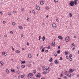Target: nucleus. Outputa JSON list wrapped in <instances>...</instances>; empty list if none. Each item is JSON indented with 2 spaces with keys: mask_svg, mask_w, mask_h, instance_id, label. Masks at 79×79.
Returning a JSON list of instances; mask_svg holds the SVG:
<instances>
[{
  "mask_svg": "<svg viewBox=\"0 0 79 79\" xmlns=\"http://www.w3.org/2000/svg\"><path fill=\"white\" fill-rule=\"evenodd\" d=\"M69 5L70 6H73V5H74V2L73 1H71Z\"/></svg>",
  "mask_w": 79,
  "mask_h": 79,
  "instance_id": "1",
  "label": "nucleus"
},
{
  "mask_svg": "<svg viewBox=\"0 0 79 79\" xmlns=\"http://www.w3.org/2000/svg\"><path fill=\"white\" fill-rule=\"evenodd\" d=\"M65 40L67 42H69V36H67L65 38Z\"/></svg>",
  "mask_w": 79,
  "mask_h": 79,
  "instance_id": "2",
  "label": "nucleus"
},
{
  "mask_svg": "<svg viewBox=\"0 0 79 79\" xmlns=\"http://www.w3.org/2000/svg\"><path fill=\"white\" fill-rule=\"evenodd\" d=\"M33 76V74L29 73L27 76V77H29V76L32 77Z\"/></svg>",
  "mask_w": 79,
  "mask_h": 79,
  "instance_id": "3",
  "label": "nucleus"
},
{
  "mask_svg": "<svg viewBox=\"0 0 79 79\" xmlns=\"http://www.w3.org/2000/svg\"><path fill=\"white\" fill-rule=\"evenodd\" d=\"M40 50H41V51H42V52H44L45 50L44 49V47L43 46H41V47Z\"/></svg>",
  "mask_w": 79,
  "mask_h": 79,
  "instance_id": "4",
  "label": "nucleus"
},
{
  "mask_svg": "<svg viewBox=\"0 0 79 79\" xmlns=\"http://www.w3.org/2000/svg\"><path fill=\"white\" fill-rule=\"evenodd\" d=\"M40 73H38V74L36 75V77L39 78L40 77Z\"/></svg>",
  "mask_w": 79,
  "mask_h": 79,
  "instance_id": "5",
  "label": "nucleus"
},
{
  "mask_svg": "<svg viewBox=\"0 0 79 79\" xmlns=\"http://www.w3.org/2000/svg\"><path fill=\"white\" fill-rule=\"evenodd\" d=\"M48 68H49V67H47L46 68V71H47V70H48V73H49V71H50V70L48 69Z\"/></svg>",
  "mask_w": 79,
  "mask_h": 79,
  "instance_id": "6",
  "label": "nucleus"
},
{
  "mask_svg": "<svg viewBox=\"0 0 79 79\" xmlns=\"http://www.w3.org/2000/svg\"><path fill=\"white\" fill-rule=\"evenodd\" d=\"M52 26L53 27H56V24L55 23H53L52 25Z\"/></svg>",
  "mask_w": 79,
  "mask_h": 79,
  "instance_id": "7",
  "label": "nucleus"
},
{
  "mask_svg": "<svg viewBox=\"0 0 79 79\" xmlns=\"http://www.w3.org/2000/svg\"><path fill=\"white\" fill-rule=\"evenodd\" d=\"M10 71L11 72H12V73H15V70H14L13 69H11Z\"/></svg>",
  "mask_w": 79,
  "mask_h": 79,
  "instance_id": "8",
  "label": "nucleus"
},
{
  "mask_svg": "<svg viewBox=\"0 0 79 79\" xmlns=\"http://www.w3.org/2000/svg\"><path fill=\"white\" fill-rule=\"evenodd\" d=\"M75 47H76V46L75 45H73L72 47V48L73 50H74L75 48Z\"/></svg>",
  "mask_w": 79,
  "mask_h": 79,
  "instance_id": "9",
  "label": "nucleus"
},
{
  "mask_svg": "<svg viewBox=\"0 0 79 79\" xmlns=\"http://www.w3.org/2000/svg\"><path fill=\"white\" fill-rule=\"evenodd\" d=\"M55 45V43L54 42H53L52 43V47H54Z\"/></svg>",
  "mask_w": 79,
  "mask_h": 79,
  "instance_id": "10",
  "label": "nucleus"
},
{
  "mask_svg": "<svg viewBox=\"0 0 79 79\" xmlns=\"http://www.w3.org/2000/svg\"><path fill=\"white\" fill-rule=\"evenodd\" d=\"M54 63L55 64H58V63H59V62L57 61V60H56L54 61Z\"/></svg>",
  "mask_w": 79,
  "mask_h": 79,
  "instance_id": "11",
  "label": "nucleus"
},
{
  "mask_svg": "<svg viewBox=\"0 0 79 79\" xmlns=\"http://www.w3.org/2000/svg\"><path fill=\"white\" fill-rule=\"evenodd\" d=\"M58 37L59 39H60L61 40H62V39H63V37H62V36H61L60 35L58 36Z\"/></svg>",
  "mask_w": 79,
  "mask_h": 79,
  "instance_id": "12",
  "label": "nucleus"
},
{
  "mask_svg": "<svg viewBox=\"0 0 79 79\" xmlns=\"http://www.w3.org/2000/svg\"><path fill=\"white\" fill-rule=\"evenodd\" d=\"M40 5H44V2L41 1L40 2Z\"/></svg>",
  "mask_w": 79,
  "mask_h": 79,
  "instance_id": "13",
  "label": "nucleus"
},
{
  "mask_svg": "<svg viewBox=\"0 0 79 79\" xmlns=\"http://www.w3.org/2000/svg\"><path fill=\"white\" fill-rule=\"evenodd\" d=\"M36 9H37V10H40V7L39 6H37L36 7Z\"/></svg>",
  "mask_w": 79,
  "mask_h": 79,
  "instance_id": "14",
  "label": "nucleus"
},
{
  "mask_svg": "<svg viewBox=\"0 0 79 79\" xmlns=\"http://www.w3.org/2000/svg\"><path fill=\"white\" fill-rule=\"evenodd\" d=\"M77 0H74V2L75 5H77Z\"/></svg>",
  "mask_w": 79,
  "mask_h": 79,
  "instance_id": "15",
  "label": "nucleus"
},
{
  "mask_svg": "<svg viewBox=\"0 0 79 79\" xmlns=\"http://www.w3.org/2000/svg\"><path fill=\"white\" fill-rule=\"evenodd\" d=\"M15 52L16 53H20V52H21V51L19 50H16L15 51Z\"/></svg>",
  "mask_w": 79,
  "mask_h": 79,
  "instance_id": "16",
  "label": "nucleus"
},
{
  "mask_svg": "<svg viewBox=\"0 0 79 79\" xmlns=\"http://www.w3.org/2000/svg\"><path fill=\"white\" fill-rule=\"evenodd\" d=\"M26 63L25 60L21 61V64H24V63Z\"/></svg>",
  "mask_w": 79,
  "mask_h": 79,
  "instance_id": "17",
  "label": "nucleus"
},
{
  "mask_svg": "<svg viewBox=\"0 0 79 79\" xmlns=\"http://www.w3.org/2000/svg\"><path fill=\"white\" fill-rule=\"evenodd\" d=\"M2 54L3 55H4V56H6V53L4 52H2Z\"/></svg>",
  "mask_w": 79,
  "mask_h": 79,
  "instance_id": "18",
  "label": "nucleus"
},
{
  "mask_svg": "<svg viewBox=\"0 0 79 79\" xmlns=\"http://www.w3.org/2000/svg\"><path fill=\"white\" fill-rule=\"evenodd\" d=\"M6 74H8V73H9V70H8V69H6Z\"/></svg>",
  "mask_w": 79,
  "mask_h": 79,
  "instance_id": "19",
  "label": "nucleus"
},
{
  "mask_svg": "<svg viewBox=\"0 0 79 79\" xmlns=\"http://www.w3.org/2000/svg\"><path fill=\"white\" fill-rule=\"evenodd\" d=\"M19 28L20 29H23V27L21 26H19Z\"/></svg>",
  "mask_w": 79,
  "mask_h": 79,
  "instance_id": "20",
  "label": "nucleus"
},
{
  "mask_svg": "<svg viewBox=\"0 0 79 79\" xmlns=\"http://www.w3.org/2000/svg\"><path fill=\"white\" fill-rule=\"evenodd\" d=\"M67 76L71 77V75L70 73H69L67 75Z\"/></svg>",
  "mask_w": 79,
  "mask_h": 79,
  "instance_id": "21",
  "label": "nucleus"
},
{
  "mask_svg": "<svg viewBox=\"0 0 79 79\" xmlns=\"http://www.w3.org/2000/svg\"><path fill=\"white\" fill-rule=\"evenodd\" d=\"M69 15L70 17V18H71V17H72V16H73V15L72 14H71V13H69Z\"/></svg>",
  "mask_w": 79,
  "mask_h": 79,
  "instance_id": "22",
  "label": "nucleus"
},
{
  "mask_svg": "<svg viewBox=\"0 0 79 79\" xmlns=\"http://www.w3.org/2000/svg\"><path fill=\"white\" fill-rule=\"evenodd\" d=\"M42 69L43 70V71H44V70H45V67H44V66H42Z\"/></svg>",
  "mask_w": 79,
  "mask_h": 79,
  "instance_id": "23",
  "label": "nucleus"
},
{
  "mask_svg": "<svg viewBox=\"0 0 79 79\" xmlns=\"http://www.w3.org/2000/svg\"><path fill=\"white\" fill-rule=\"evenodd\" d=\"M33 73H34V74H35V73H36V70H33Z\"/></svg>",
  "mask_w": 79,
  "mask_h": 79,
  "instance_id": "24",
  "label": "nucleus"
},
{
  "mask_svg": "<svg viewBox=\"0 0 79 79\" xmlns=\"http://www.w3.org/2000/svg\"><path fill=\"white\" fill-rule=\"evenodd\" d=\"M53 60V59L52 58H50V60H49V61L50 62H51V61H52V60Z\"/></svg>",
  "mask_w": 79,
  "mask_h": 79,
  "instance_id": "25",
  "label": "nucleus"
},
{
  "mask_svg": "<svg viewBox=\"0 0 79 79\" xmlns=\"http://www.w3.org/2000/svg\"><path fill=\"white\" fill-rule=\"evenodd\" d=\"M0 63H1V65H2V66H3V62L2 61H1Z\"/></svg>",
  "mask_w": 79,
  "mask_h": 79,
  "instance_id": "26",
  "label": "nucleus"
},
{
  "mask_svg": "<svg viewBox=\"0 0 79 79\" xmlns=\"http://www.w3.org/2000/svg\"><path fill=\"white\" fill-rule=\"evenodd\" d=\"M65 54L66 55H68L69 53L68 52H67L66 51H65Z\"/></svg>",
  "mask_w": 79,
  "mask_h": 79,
  "instance_id": "27",
  "label": "nucleus"
},
{
  "mask_svg": "<svg viewBox=\"0 0 79 79\" xmlns=\"http://www.w3.org/2000/svg\"><path fill=\"white\" fill-rule=\"evenodd\" d=\"M45 36H43L42 38L43 41H44L45 40Z\"/></svg>",
  "mask_w": 79,
  "mask_h": 79,
  "instance_id": "28",
  "label": "nucleus"
},
{
  "mask_svg": "<svg viewBox=\"0 0 79 79\" xmlns=\"http://www.w3.org/2000/svg\"><path fill=\"white\" fill-rule=\"evenodd\" d=\"M57 53H60V50H57Z\"/></svg>",
  "mask_w": 79,
  "mask_h": 79,
  "instance_id": "29",
  "label": "nucleus"
},
{
  "mask_svg": "<svg viewBox=\"0 0 79 79\" xmlns=\"http://www.w3.org/2000/svg\"><path fill=\"white\" fill-rule=\"evenodd\" d=\"M16 73H17V74H19V73H20V71L19 70L17 71L16 72Z\"/></svg>",
  "mask_w": 79,
  "mask_h": 79,
  "instance_id": "30",
  "label": "nucleus"
},
{
  "mask_svg": "<svg viewBox=\"0 0 79 79\" xmlns=\"http://www.w3.org/2000/svg\"><path fill=\"white\" fill-rule=\"evenodd\" d=\"M28 79H34V78L32 77H31L29 78Z\"/></svg>",
  "mask_w": 79,
  "mask_h": 79,
  "instance_id": "31",
  "label": "nucleus"
},
{
  "mask_svg": "<svg viewBox=\"0 0 79 79\" xmlns=\"http://www.w3.org/2000/svg\"><path fill=\"white\" fill-rule=\"evenodd\" d=\"M28 56L29 58H31V54H28Z\"/></svg>",
  "mask_w": 79,
  "mask_h": 79,
  "instance_id": "32",
  "label": "nucleus"
},
{
  "mask_svg": "<svg viewBox=\"0 0 79 79\" xmlns=\"http://www.w3.org/2000/svg\"><path fill=\"white\" fill-rule=\"evenodd\" d=\"M22 68H25V65H22Z\"/></svg>",
  "mask_w": 79,
  "mask_h": 79,
  "instance_id": "33",
  "label": "nucleus"
},
{
  "mask_svg": "<svg viewBox=\"0 0 79 79\" xmlns=\"http://www.w3.org/2000/svg\"><path fill=\"white\" fill-rule=\"evenodd\" d=\"M15 24H16V23L15 22H13L12 23V25L13 26H15Z\"/></svg>",
  "mask_w": 79,
  "mask_h": 79,
  "instance_id": "34",
  "label": "nucleus"
},
{
  "mask_svg": "<svg viewBox=\"0 0 79 79\" xmlns=\"http://www.w3.org/2000/svg\"><path fill=\"white\" fill-rule=\"evenodd\" d=\"M46 8L47 10H49V8H48V6L46 7Z\"/></svg>",
  "mask_w": 79,
  "mask_h": 79,
  "instance_id": "35",
  "label": "nucleus"
},
{
  "mask_svg": "<svg viewBox=\"0 0 79 79\" xmlns=\"http://www.w3.org/2000/svg\"><path fill=\"white\" fill-rule=\"evenodd\" d=\"M58 2V0H54V2L55 3Z\"/></svg>",
  "mask_w": 79,
  "mask_h": 79,
  "instance_id": "36",
  "label": "nucleus"
},
{
  "mask_svg": "<svg viewBox=\"0 0 79 79\" xmlns=\"http://www.w3.org/2000/svg\"><path fill=\"white\" fill-rule=\"evenodd\" d=\"M32 13L33 14H34V15H35V11H34V10H32Z\"/></svg>",
  "mask_w": 79,
  "mask_h": 79,
  "instance_id": "37",
  "label": "nucleus"
},
{
  "mask_svg": "<svg viewBox=\"0 0 79 79\" xmlns=\"http://www.w3.org/2000/svg\"><path fill=\"white\" fill-rule=\"evenodd\" d=\"M21 10L22 11H24V9L23 8H22Z\"/></svg>",
  "mask_w": 79,
  "mask_h": 79,
  "instance_id": "38",
  "label": "nucleus"
},
{
  "mask_svg": "<svg viewBox=\"0 0 79 79\" xmlns=\"http://www.w3.org/2000/svg\"><path fill=\"white\" fill-rule=\"evenodd\" d=\"M28 67H31V64H28Z\"/></svg>",
  "mask_w": 79,
  "mask_h": 79,
  "instance_id": "39",
  "label": "nucleus"
},
{
  "mask_svg": "<svg viewBox=\"0 0 79 79\" xmlns=\"http://www.w3.org/2000/svg\"><path fill=\"white\" fill-rule=\"evenodd\" d=\"M39 40H40V38H41V36H39Z\"/></svg>",
  "mask_w": 79,
  "mask_h": 79,
  "instance_id": "40",
  "label": "nucleus"
},
{
  "mask_svg": "<svg viewBox=\"0 0 79 79\" xmlns=\"http://www.w3.org/2000/svg\"><path fill=\"white\" fill-rule=\"evenodd\" d=\"M70 71V72H73V69H70L69 70Z\"/></svg>",
  "mask_w": 79,
  "mask_h": 79,
  "instance_id": "41",
  "label": "nucleus"
},
{
  "mask_svg": "<svg viewBox=\"0 0 79 79\" xmlns=\"http://www.w3.org/2000/svg\"><path fill=\"white\" fill-rule=\"evenodd\" d=\"M64 79H67V77H66V76H64Z\"/></svg>",
  "mask_w": 79,
  "mask_h": 79,
  "instance_id": "42",
  "label": "nucleus"
},
{
  "mask_svg": "<svg viewBox=\"0 0 79 79\" xmlns=\"http://www.w3.org/2000/svg\"><path fill=\"white\" fill-rule=\"evenodd\" d=\"M72 57V55L70 54L69 55V58H71Z\"/></svg>",
  "mask_w": 79,
  "mask_h": 79,
  "instance_id": "43",
  "label": "nucleus"
},
{
  "mask_svg": "<svg viewBox=\"0 0 79 79\" xmlns=\"http://www.w3.org/2000/svg\"><path fill=\"white\" fill-rule=\"evenodd\" d=\"M66 58H67L68 59V60H69V57H68V56H66Z\"/></svg>",
  "mask_w": 79,
  "mask_h": 79,
  "instance_id": "44",
  "label": "nucleus"
},
{
  "mask_svg": "<svg viewBox=\"0 0 79 79\" xmlns=\"http://www.w3.org/2000/svg\"><path fill=\"white\" fill-rule=\"evenodd\" d=\"M21 78H23L24 77V76L23 75H22L21 76Z\"/></svg>",
  "mask_w": 79,
  "mask_h": 79,
  "instance_id": "45",
  "label": "nucleus"
},
{
  "mask_svg": "<svg viewBox=\"0 0 79 79\" xmlns=\"http://www.w3.org/2000/svg\"><path fill=\"white\" fill-rule=\"evenodd\" d=\"M60 60H63V58L62 57H60Z\"/></svg>",
  "mask_w": 79,
  "mask_h": 79,
  "instance_id": "46",
  "label": "nucleus"
},
{
  "mask_svg": "<svg viewBox=\"0 0 79 79\" xmlns=\"http://www.w3.org/2000/svg\"><path fill=\"white\" fill-rule=\"evenodd\" d=\"M17 69H19V67L18 66V65H17Z\"/></svg>",
  "mask_w": 79,
  "mask_h": 79,
  "instance_id": "47",
  "label": "nucleus"
},
{
  "mask_svg": "<svg viewBox=\"0 0 79 79\" xmlns=\"http://www.w3.org/2000/svg\"><path fill=\"white\" fill-rule=\"evenodd\" d=\"M8 15L10 16V15H11V13H8Z\"/></svg>",
  "mask_w": 79,
  "mask_h": 79,
  "instance_id": "48",
  "label": "nucleus"
},
{
  "mask_svg": "<svg viewBox=\"0 0 79 79\" xmlns=\"http://www.w3.org/2000/svg\"><path fill=\"white\" fill-rule=\"evenodd\" d=\"M43 74H46V72L44 71L43 72Z\"/></svg>",
  "mask_w": 79,
  "mask_h": 79,
  "instance_id": "49",
  "label": "nucleus"
},
{
  "mask_svg": "<svg viewBox=\"0 0 79 79\" xmlns=\"http://www.w3.org/2000/svg\"><path fill=\"white\" fill-rule=\"evenodd\" d=\"M2 23L3 24H5V23H6L5 21H3Z\"/></svg>",
  "mask_w": 79,
  "mask_h": 79,
  "instance_id": "50",
  "label": "nucleus"
},
{
  "mask_svg": "<svg viewBox=\"0 0 79 79\" xmlns=\"http://www.w3.org/2000/svg\"><path fill=\"white\" fill-rule=\"evenodd\" d=\"M27 21H29V18H27Z\"/></svg>",
  "mask_w": 79,
  "mask_h": 79,
  "instance_id": "51",
  "label": "nucleus"
},
{
  "mask_svg": "<svg viewBox=\"0 0 79 79\" xmlns=\"http://www.w3.org/2000/svg\"><path fill=\"white\" fill-rule=\"evenodd\" d=\"M11 48H12V50H13V51H15V49H14V48H13V47H12Z\"/></svg>",
  "mask_w": 79,
  "mask_h": 79,
  "instance_id": "52",
  "label": "nucleus"
},
{
  "mask_svg": "<svg viewBox=\"0 0 79 79\" xmlns=\"http://www.w3.org/2000/svg\"><path fill=\"white\" fill-rule=\"evenodd\" d=\"M50 66H52V65H53V63H51L50 64Z\"/></svg>",
  "mask_w": 79,
  "mask_h": 79,
  "instance_id": "53",
  "label": "nucleus"
},
{
  "mask_svg": "<svg viewBox=\"0 0 79 79\" xmlns=\"http://www.w3.org/2000/svg\"><path fill=\"white\" fill-rule=\"evenodd\" d=\"M48 48V49H50V46H48L47 47Z\"/></svg>",
  "mask_w": 79,
  "mask_h": 79,
  "instance_id": "54",
  "label": "nucleus"
},
{
  "mask_svg": "<svg viewBox=\"0 0 79 79\" xmlns=\"http://www.w3.org/2000/svg\"><path fill=\"white\" fill-rule=\"evenodd\" d=\"M10 34H13V31H10Z\"/></svg>",
  "mask_w": 79,
  "mask_h": 79,
  "instance_id": "55",
  "label": "nucleus"
},
{
  "mask_svg": "<svg viewBox=\"0 0 79 79\" xmlns=\"http://www.w3.org/2000/svg\"><path fill=\"white\" fill-rule=\"evenodd\" d=\"M58 49H60V46L59 45L58 46Z\"/></svg>",
  "mask_w": 79,
  "mask_h": 79,
  "instance_id": "56",
  "label": "nucleus"
},
{
  "mask_svg": "<svg viewBox=\"0 0 79 79\" xmlns=\"http://www.w3.org/2000/svg\"><path fill=\"white\" fill-rule=\"evenodd\" d=\"M72 58H71L70 59H69V60L70 61H71L72 60Z\"/></svg>",
  "mask_w": 79,
  "mask_h": 79,
  "instance_id": "57",
  "label": "nucleus"
},
{
  "mask_svg": "<svg viewBox=\"0 0 79 79\" xmlns=\"http://www.w3.org/2000/svg\"><path fill=\"white\" fill-rule=\"evenodd\" d=\"M60 75H61V76H63V73H61V74H60Z\"/></svg>",
  "mask_w": 79,
  "mask_h": 79,
  "instance_id": "58",
  "label": "nucleus"
},
{
  "mask_svg": "<svg viewBox=\"0 0 79 79\" xmlns=\"http://www.w3.org/2000/svg\"><path fill=\"white\" fill-rule=\"evenodd\" d=\"M45 52H46V53H47V52H48V50H46L45 51Z\"/></svg>",
  "mask_w": 79,
  "mask_h": 79,
  "instance_id": "59",
  "label": "nucleus"
},
{
  "mask_svg": "<svg viewBox=\"0 0 79 79\" xmlns=\"http://www.w3.org/2000/svg\"><path fill=\"white\" fill-rule=\"evenodd\" d=\"M54 56H57V55L56 54H54Z\"/></svg>",
  "mask_w": 79,
  "mask_h": 79,
  "instance_id": "60",
  "label": "nucleus"
},
{
  "mask_svg": "<svg viewBox=\"0 0 79 79\" xmlns=\"http://www.w3.org/2000/svg\"><path fill=\"white\" fill-rule=\"evenodd\" d=\"M13 13H16V11H13Z\"/></svg>",
  "mask_w": 79,
  "mask_h": 79,
  "instance_id": "61",
  "label": "nucleus"
},
{
  "mask_svg": "<svg viewBox=\"0 0 79 79\" xmlns=\"http://www.w3.org/2000/svg\"><path fill=\"white\" fill-rule=\"evenodd\" d=\"M27 45H29V44L28 42L27 43Z\"/></svg>",
  "mask_w": 79,
  "mask_h": 79,
  "instance_id": "62",
  "label": "nucleus"
},
{
  "mask_svg": "<svg viewBox=\"0 0 79 79\" xmlns=\"http://www.w3.org/2000/svg\"><path fill=\"white\" fill-rule=\"evenodd\" d=\"M4 37H7V36L6 35H4Z\"/></svg>",
  "mask_w": 79,
  "mask_h": 79,
  "instance_id": "63",
  "label": "nucleus"
},
{
  "mask_svg": "<svg viewBox=\"0 0 79 79\" xmlns=\"http://www.w3.org/2000/svg\"><path fill=\"white\" fill-rule=\"evenodd\" d=\"M56 21H57V22H58V19H56Z\"/></svg>",
  "mask_w": 79,
  "mask_h": 79,
  "instance_id": "64",
  "label": "nucleus"
}]
</instances>
